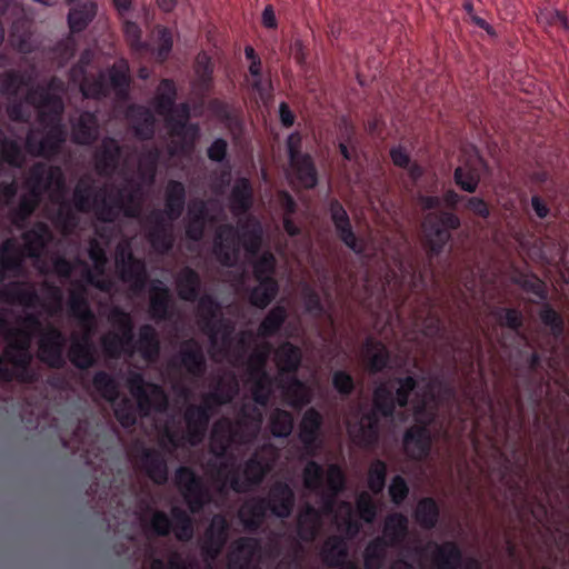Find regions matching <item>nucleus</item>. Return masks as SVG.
<instances>
[{"label":"nucleus","mask_w":569,"mask_h":569,"mask_svg":"<svg viewBox=\"0 0 569 569\" xmlns=\"http://www.w3.org/2000/svg\"><path fill=\"white\" fill-rule=\"evenodd\" d=\"M32 81L31 74L8 70L0 74V90L3 94L14 97L23 87H28Z\"/></svg>","instance_id":"58"},{"label":"nucleus","mask_w":569,"mask_h":569,"mask_svg":"<svg viewBox=\"0 0 569 569\" xmlns=\"http://www.w3.org/2000/svg\"><path fill=\"white\" fill-rule=\"evenodd\" d=\"M208 209L203 200H193L189 204L186 236L188 239L199 241L202 239L206 228Z\"/></svg>","instance_id":"46"},{"label":"nucleus","mask_w":569,"mask_h":569,"mask_svg":"<svg viewBox=\"0 0 569 569\" xmlns=\"http://www.w3.org/2000/svg\"><path fill=\"white\" fill-rule=\"evenodd\" d=\"M96 391L107 401L114 402L119 397V386L116 379L106 371H97L92 379Z\"/></svg>","instance_id":"64"},{"label":"nucleus","mask_w":569,"mask_h":569,"mask_svg":"<svg viewBox=\"0 0 569 569\" xmlns=\"http://www.w3.org/2000/svg\"><path fill=\"white\" fill-rule=\"evenodd\" d=\"M322 528L321 512L311 505H307L297 515V535L305 542L316 540Z\"/></svg>","instance_id":"31"},{"label":"nucleus","mask_w":569,"mask_h":569,"mask_svg":"<svg viewBox=\"0 0 569 569\" xmlns=\"http://www.w3.org/2000/svg\"><path fill=\"white\" fill-rule=\"evenodd\" d=\"M67 356L76 368L86 370L96 363V347L70 342Z\"/></svg>","instance_id":"62"},{"label":"nucleus","mask_w":569,"mask_h":569,"mask_svg":"<svg viewBox=\"0 0 569 569\" xmlns=\"http://www.w3.org/2000/svg\"><path fill=\"white\" fill-rule=\"evenodd\" d=\"M353 442L361 447L368 448L377 443L379 438V418L376 412L365 413L356 430L351 431Z\"/></svg>","instance_id":"37"},{"label":"nucleus","mask_w":569,"mask_h":569,"mask_svg":"<svg viewBox=\"0 0 569 569\" xmlns=\"http://www.w3.org/2000/svg\"><path fill=\"white\" fill-rule=\"evenodd\" d=\"M0 161L13 168H21L26 161L18 141L10 139L0 129Z\"/></svg>","instance_id":"57"},{"label":"nucleus","mask_w":569,"mask_h":569,"mask_svg":"<svg viewBox=\"0 0 569 569\" xmlns=\"http://www.w3.org/2000/svg\"><path fill=\"white\" fill-rule=\"evenodd\" d=\"M287 319V310L282 306L272 307L264 316L258 327V336L260 337H272L283 326Z\"/></svg>","instance_id":"59"},{"label":"nucleus","mask_w":569,"mask_h":569,"mask_svg":"<svg viewBox=\"0 0 569 569\" xmlns=\"http://www.w3.org/2000/svg\"><path fill=\"white\" fill-rule=\"evenodd\" d=\"M278 459V451L273 445L258 447L242 466V478L240 470L233 463L222 461L217 466L216 481L217 491L227 492L229 489L243 493L253 486L260 485L264 477L271 471Z\"/></svg>","instance_id":"5"},{"label":"nucleus","mask_w":569,"mask_h":569,"mask_svg":"<svg viewBox=\"0 0 569 569\" xmlns=\"http://www.w3.org/2000/svg\"><path fill=\"white\" fill-rule=\"evenodd\" d=\"M169 289L164 286H152L149 291V313L154 320H166L169 318L170 308Z\"/></svg>","instance_id":"50"},{"label":"nucleus","mask_w":569,"mask_h":569,"mask_svg":"<svg viewBox=\"0 0 569 569\" xmlns=\"http://www.w3.org/2000/svg\"><path fill=\"white\" fill-rule=\"evenodd\" d=\"M72 140L78 144L89 146L98 138V120L94 113L83 111L72 124Z\"/></svg>","instance_id":"43"},{"label":"nucleus","mask_w":569,"mask_h":569,"mask_svg":"<svg viewBox=\"0 0 569 569\" xmlns=\"http://www.w3.org/2000/svg\"><path fill=\"white\" fill-rule=\"evenodd\" d=\"M416 553L422 557L430 552L431 562L437 569H459L462 567V551L455 541L441 543L428 541L425 546L415 549Z\"/></svg>","instance_id":"19"},{"label":"nucleus","mask_w":569,"mask_h":569,"mask_svg":"<svg viewBox=\"0 0 569 569\" xmlns=\"http://www.w3.org/2000/svg\"><path fill=\"white\" fill-rule=\"evenodd\" d=\"M26 257V252L18 246L17 240L7 238L0 244V272L21 270Z\"/></svg>","instance_id":"48"},{"label":"nucleus","mask_w":569,"mask_h":569,"mask_svg":"<svg viewBox=\"0 0 569 569\" xmlns=\"http://www.w3.org/2000/svg\"><path fill=\"white\" fill-rule=\"evenodd\" d=\"M348 556V548L340 536L328 537L320 549L322 562L330 568H338L343 565Z\"/></svg>","instance_id":"47"},{"label":"nucleus","mask_w":569,"mask_h":569,"mask_svg":"<svg viewBox=\"0 0 569 569\" xmlns=\"http://www.w3.org/2000/svg\"><path fill=\"white\" fill-rule=\"evenodd\" d=\"M84 67L73 66L70 69V77L76 81L79 77H82L80 81V91L83 97L92 99L106 98L110 93L109 84L106 80V73L100 71L97 76H84Z\"/></svg>","instance_id":"29"},{"label":"nucleus","mask_w":569,"mask_h":569,"mask_svg":"<svg viewBox=\"0 0 569 569\" xmlns=\"http://www.w3.org/2000/svg\"><path fill=\"white\" fill-rule=\"evenodd\" d=\"M269 429L274 438H287L293 429L291 412L276 408L269 416Z\"/></svg>","instance_id":"61"},{"label":"nucleus","mask_w":569,"mask_h":569,"mask_svg":"<svg viewBox=\"0 0 569 569\" xmlns=\"http://www.w3.org/2000/svg\"><path fill=\"white\" fill-rule=\"evenodd\" d=\"M397 407V402L391 390L387 383L382 382L377 386L372 395V410L378 416L381 415L385 418L392 417Z\"/></svg>","instance_id":"56"},{"label":"nucleus","mask_w":569,"mask_h":569,"mask_svg":"<svg viewBox=\"0 0 569 569\" xmlns=\"http://www.w3.org/2000/svg\"><path fill=\"white\" fill-rule=\"evenodd\" d=\"M386 539L376 537L371 539L363 550V566L366 569H381L388 556Z\"/></svg>","instance_id":"52"},{"label":"nucleus","mask_w":569,"mask_h":569,"mask_svg":"<svg viewBox=\"0 0 569 569\" xmlns=\"http://www.w3.org/2000/svg\"><path fill=\"white\" fill-rule=\"evenodd\" d=\"M61 119L62 117L59 120L39 121L40 124L48 128L42 137H39L38 130L30 129L27 132L24 147L29 154L51 159L60 152L66 141V131Z\"/></svg>","instance_id":"11"},{"label":"nucleus","mask_w":569,"mask_h":569,"mask_svg":"<svg viewBox=\"0 0 569 569\" xmlns=\"http://www.w3.org/2000/svg\"><path fill=\"white\" fill-rule=\"evenodd\" d=\"M146 238L151 248L160 254L168 253L174 243L171 223L167 222L161 210H153L147 217Z\"/></svg>","instance_id":"20"},{"label":"nucleus","mask_w":569,"mask_h":569,"mask_svg":"<svg viewBox=\"0 0 569 569\" xmlns=\"http://www.w3.org/2000/svg\"><path fill=\"white\" fill-rule=\"evenodd\" d=\"M130 393L137 400L141 416H148L152 410L163 412L168 408V397L161 386L146 382L141 373H133L128 379Z\"/></svg>","instance_id":"14"},{"label":"nucleus","mask_w":569,"mask_h":569,"mask_svg":"<svg viewBox=\"0 0 569 569\" xmlns=\"http://www.w3.org/2000/svg\"><path fill=\"white\" fill-rule=\"evenodd\" d=\"M408 536V518L400 513L393 512L386 517L382 536L380 538L386 539V542L393 547H400Z\"/></svg>","instance_id":"39"},{"label":"nucleus","mask_w":569,"mask_h":569,"mask_svg":"<svg viewBox=\"0 0 569 569\" xmlns=\"http://www.w3.org/2000/svg\"><path fill=\"white\" fill-rule=\"evenodd\" d=\"M21 323L22 327L8 328L3 333L7 345L0 355V379L6 382L16 379L22 383H32L38 379V373L30 367L33 359L30 352L33 335L40 332L38 359L53 369H61L66 365V337L53 326L41 330V321L34 313H27Z\"/></svg>","instance_id":"1"},{"label":"nucleus","mask_w":569,"mask_h":569,"mask_svg":"<svg viewBox=\"0 0 569 569\" xmlns=\"http://www.w3.org/2000/svg\"><path fill=\"white\" fill-rule=\"evenodd\" d=\"M329 213L339 239L355 253L361 254L365 251L363 241L356 237L349 214L339 200L329 202Z\"/></svg>","instance_id":"22"},{"label":"nucleus","mask_w":569,"mask_h":569,"mask_svg":"<svg viewBox=\"0 0 569 569\" xmlns=\"http://www.w3.org/2000/svg\"><path fill=\"white\" fill-rule=\"evenodd\" d=\"M64 83L58 77H51L42 86L38 84L28 90L26 100L31 104L38 114V121L59 120L64 111L62 98L56 92H63Z\"/></svg>","instance_id":"9"},{"label":"nucleus","mask_w":569,"mask_h":569,"mask_svg":"<svg viewBox=\"0 0 569 569\" xmlns=\"http://www.w3.org/2000/svg\"><path fill=\"white\" fill-rule=\"evenodd\" d=\"M260 550V542L256 538L241 537L233 541L228 553L229 569H250Z\"/></svg>","instance_id":"27"},{"label":"nucleus","mask_w":569,"mask_h":569,"mask_svg":"<svg viewBox=\"0 0 569 569\" xmlns=\"http://www.w3.org/2000/svg\"><path fill=\"white\" fill-rule=\"evenodd\" d=\"M143 192L139 183H130L117 190L109 199L107 187L93 191V182L81 178L72 192V204L78 212H94L96 218L104 223L114 222L120 213L127 218H138L142 210Z\"/></svg>","instance_id":"2"},{"label":"nucleus","mask_w":569,"mask_h":569,"mask_svg":"<svg viewBox=\"0 0 569 569\" xmlns=\"http://www.w3.org/2000/svg\"><path fill=\"white\" fill-rule=\"evenodd\" d=\"M254 286L249 293V302L259 309H264L276 298L279 292L277 280H262Z\"/></svg>","instance_id":"55"},{"label":"nucleus","mask_w":569,"mask_h":569,"mask_svg":"<svg viewBox=\"0 0 569 569\" xmlns=\"http://www.w3.org/2000/svg\"><path fill=\"white\" fill-rule=\"evenodd\" d=\"M109 319L112 326L119 329V332L110 330L100 337V346L104 356L110 359H118L122 355L132 356L136 347L131 316L117 307L111 310Z\"/></svg>","instance_id":"8"},{"label":"nucleus","mask_w":569,"mask_h":569,"mask_svg":"<svg viewBox=\"0 0 569 569\" xmlns=\"http://www.w3.org/2000/svg\"><path fill=\"white\" fill-rule=\"evenodd\" d=\"M0 299L11 305L34 307L39 301V296L31 284L16 281L0 290Z\"/></svg>","instance_id":"36"},{"label":"nucleus","mask_w":569,"mask_h":569,"mask_svg":"<svg viewBox=\"0 0 569 569\" xmlns=\"http://www.w3.org/2000/svg\"><path fill=\"white\" fill-rule=\"evenodd\" d=\"M52 238L49 227L44 222H37L31 229L21 234L23 251L29 258H39Z\"/></svg>","instance_id":"33"},{"label":"nucleus","mask_w":569,"mask_h":569,"mask_svg":"<svg viewBox=\"0 0 569 569\" xmlns=\"http://www.w3.org/2000/svg\"><path fill=\"white\" fill-rule=\"evenodd\" d=\"M230 210L234 216L246 213L252 207L253 191L250 180L239 178L230 192Z\"/></svg>","instance_id":"45"},{"label":"nucleus","mask_w":569,"mask_h":569,"mask_svg":"<svg viewBox=\"0 0 569 569\" xmlns=\"http://www.w3.org/2000/svg\"><path fill=\"white\" fill-rule=\"evenodd\" d=\"M86 293V286L82 282L76 281L73 282V288L69 291L68 296L69 312L79 321V323L92 322L96 319Z\"/></svg>","instance_id":"34"},{"label":"nucleus","mask_w":569,"mask_h":569,"mask_svg":"<svg viewBox=\"0 0 569 569\" xmlns=\"http://www.w3.org/2000/svg\"><path fill=\"white\" fill-rule=\"evenodd\" d=\"M137 348L141 357L147 361H156L159 358L160 340L151 325H142L139 328Z\"/></svg>","instance_id":"49"},{"label":"nucleus","mask_w":569,"mask_h":569,"mask_svg":"<svg viewBox=\"0 0 569 569\" xmlns=\"http://www.w3.org/2000/svg\"><path fill=\"white\" fill-rule=\"evenodd\" d=\"M97 14V4L92 1H86L72 9L68 13V24L71 32L83 31Z\"/></svg>","instance_id":"53"},{"label":"nucleus","mask_w":569,"mask_h":569,"mask_svg":"<svg viewBox=\"0 0 569 569\" xmlns=\"http://www.w3.org/2000/svg\"><path fill=\"white\" fill-rule=\"evenodd\" d=\"M461 226L460 218L450 211H433L425 216L422 231L431 254H439L451 240V232Z\"/></svg>","instance_id":"10"},{"label":"nucleus","mask_w":569,"mask_h":569,"mask_svg":"<svg viewBox=\"0 0 569 569\" xmlns=\"http://www.w3.org/2000/svg\"><path fill=\"white\" fill-rule=\"evenodd\" d=\"M178 358L180 366L192 377L200 378L207 371V361L201 345L196 339L181 342Z\"/></svg>","instance_id":"24"},{"label":"nucleus","mask_w":569,"mask_h":569,"mask_svg":"<svg viewBox=\"0 0 569 569\" xmlns=\"http://www.w3.org/2000/svg\"><path fill=\"white\" fill-rule=\"evenodd\" d=\"M160 159V149L152 147L141 153L138 162V172L142 180L149 184L154 182L157 167Z\"/></svg>","instance_id":"63"},{"label":"nucleus","mask_w":569,"mask_h":569,"mask_svg":"<svg viewBox=\"0 0 569 569\" xmlns=\"http://www.w3.org/2000/svg\"><path fill=\"white\" fill-rule=\"evenodd\" d=\"M109 84L114 91L119 100H127L129 98L130 89V69L126 59H118L108 69Z\"/></svg>","instance_id":"41"},{"label":"nucleus","mask_w":569,"mask_h":569,"mask_svg":"<svg viewBox=\"0 0 569 569\" xmlns=\"http://www.w3.org/2000/svg\"><path fill=\"white\" fill-rule=\"evenodd\" d=\"M186 188L182 182L169 180L164 189L163 217L170 221L179 219L184 210Z\"/></svg>","instance_id":"35"},{"label":"nucleus","mask_w":569,"mask_h":569,"mask_svg":"<svg viewBox=\"0 0 569 569\" xmlns=\"http://www.w3.org/2000/svg\"><path fill=\"white\" fill-rule=\"evenodd\" d=\"M229 529L230 525L223 515L212 516L200 543L201 556L206 560L214 561L219 557L228 541Z\"/></svg>","instance_id":"18"},{"label":"nucleus","mask_w":569,"mask_h":569,"mask_svg":"<svg viewBox=\"0 0 569 569\" xmlns=\"http://www.w3.org/2000/svg\"><path fill=\"white\" fill-rule=\"evenodd\" d=\"M176 97L177 89L173 80L162 79L153 98V107L160 116H167L173 110L177 113L176 118L170 117L167 119L170 136L178 138L171 140L168 144V153L171 157L189 156L194 149L200 128L197 123H188L190 118V107L188 103H180L174 109Z\"/></svg>","instance_id":"4"},{"label":"nucleus","mask_w":569,"mask_h":569,"mask_svg":"<svg viewBox=\"0 0 569 569\" xmlns=\"http://www.w3.org/2000/svg\"><path fill=\"white\" fill-rule=\"evenodd\" d=\"M88 254L93 263L94 272L84 261L79 260V264L84 267L82 271L83 279L88 284L101 291H109L111 288V282L107 279L97 278V276L104 274L108 258L104 248L96 238L89 240Z\"/></svg>","instance_id":"21"},{"label":"nucleus","mask_w":569,"mask_h":569,"mask_svg":"<svg viewBox=\"0 0 569 569\" xmlns=\"http://www.w3.org/2000/svg\"><path fill=\"white\" fill-rule=\"evenodd\" d=\"M322 417L315 408L305 411L300 425L298 437L306 449L313 448L320 436Z\"/></svg>","instance_id":"40"},{"label":"nucleus","mask_w":569,"mask_h":569,"mask_svg":"<svg viewBox=\"0 0 569 569\" xmlns=\"http://www.w3.org/2000/svg\"><path fill=\"white\" fill-rule=\"evenodd\" d=\"M238 392L234 380L226 383L219 380L216 388L202 396L200 405H188L183 411L186 441L191 446L201 443L206 437L212 409L230 402Z\"/></svg>","instance_id":"7"},{"label":"nucleus","mask_w":569,"mask_h":569,"mask_svg":"<svg viewBox=\"0 0 569 569\" xmlns=\"http://www.w3.org/2000/svg\"><path fill=\"white\" fill-rule=\"evenodd\" d=\"M176 289L179 298L193 302L198 299L201 290L199 273L190 267H183L176 276Z\"/></svg>","instance_id":"38"},{"label":"nucleus","mask_w":569,"mask_h":569,"mask_svg":"<svg viewBox=\"0 0 569 569\" xmlns=\"http://www.w3.org/2000/svg\"><path fill=\"white\" fill-rule=\"evenodd\" d=\"M128 114L132 121L136 137L141 140L153 138L156 119L150 109L143 106H131L128 109Z\"/></svg>","instance_id":"44"},{"label":"nucleus","mask_w":569,"mask_h":569,"mask_svg":"<svg viewBox=\"0 0 569 569\" xmlns=\"http://www.w3.org/2000/svg\"><path fill=\"white\" fill-rule=\"evenodd\" d=\"M220 305L210 295H203L198 299L197 317L198 325L204 332L212 346H216L219 338L226 345L230 341L232 327L218 319Z\"/></svg>","instance_id":"13"},{"label":"nucleus","mask_w":569,"mask_h":569,"mask_svg":"<svg viewBox=\"0 0 569 569\" xmlns=\"http://www.w3.org/2000/svg\"><path fill=\"white\" fill-rule=\"evenodd\" d=\"M268 503V510L278 518H288L295 507V492L291 487L283 481L273 482L267 497H263Z\"/></svg>","instance_id":"23"},{"label":"nucleus","mask_w":569,"mask_h":569,"mask_svg":"<svg viewBox=\"0 0 569 569\" xmlns=\"http://www.w3.org/2000/svg\"><path fill=\"white\" fill-rule=\"evenodd\" d=\"M403 450L411 460L420 461L428 457L431 449V437L426 426H412L403 435Z\"/></svg>","instance_id":"25"},{"label":"nucleus","mask_w":569,"mask_h":569,"mask_svg":"<svg viewBox=\"0 0 569 569\" xmlns=\"http://www.w3.org/2000/svg\"><path fill=\"white\" fill-rule=\"evenodd\" d=\"M121 148L117 140L104 137L100 147L93 153L94 169L99 176L110 177L117 169Z\"/></svg>","instance_id":"26"},{"label":"nucleus","mask_w":569,"mask_h":569,"mask_svg":"<svg viewBox=\"0 0 569 569\" xmlns=\"http://www.w3.org/2000/svg\"><path fill=\"white\" fill-rule=\"evenodd\" d=\"M174 485L192 513L200 512L211 502V492L203 479L193 469L180 466L174 472Z\"/></svg>","instance_id":"12"},{"label":"nucleus","mask_w":569,"mask_h":569,"mask_svg":"<svg viewBox=\"0 0 569 569\" xmlns=\"http://www.w3.org/2000/svg\"><path fill=\"white\" fill-rule=\"evenodd\" d=\"M27 192L19 198L17 207L10 210L9 219L17 228H22L41 203L44 193L50 201L59 200L66 194V177L59 166L33 163L23 182Z\"/></svg>","instance_id":"3"},{"label":"nucleus","mask_w":569,"mask_h":569,"mask_svg":"<svg viewBox=\"0 0 569 569\" xmlns=\"http://www.w3.org/2000/svg\"><path fill=\"white\" fill-rule=\"evenodd\" d=\"M139 469L156 485L167 483L169 478L168 465L160 451L143 448L139 457Z\"/></svg>","instance_id":"28"},{"label":"nucleus","mask_w":569,"mask_h":569,"mask_svg":"<svg viewBox=\"0 0 569 569\" xmlns=\"http://www.w3.org/2000/svg\"><path fill=\"white\" fill-rule=\"evenodd\" d=\"M440 510L436 500L431 497L421 498L415 509L417 523L427 530L436 527L439 520Z\"/></svg>","instance_id":"54"},{"label":"nucleus","mask_w":569,"mask_h":569,"mask_svg":"<svg viewBox=\"0 0 569 569\" xmlns=\"http://www.w3.org/2000/svg\"><path fill=\"white\" fill-rule=\"evenodd\" d=\"M116 267L121 281L128 283L132 291L144 289L148 281L146 263L137 259L128 246H117Z\"/></svg>","instance_id":"16"},{"label":"nucleus","mask_w":569,"mask_h":569,"mask_svg":"<svg viewBox=\"0 0 569 569\" xmlns=\"http://www.w3.org/2000/svg\"><path fill=\"white\" fill-rule=\"evenodd\" d=\"M280 388L283 398L292 408H302L311 401L310 389L295 375L282 380Z\"/></svg>","instance_id":"42"},{"label":"nucleus","mask_w":569,"mask_h":569,"mask_svg":"<svg viewBox=\"0 0 569 569\" xmlns=\"http://www.w3.org/2000/svg\"><path fill=\"white\" fill-rule=\"evenodd\" d=\"M243 420L233 423L228 418L218 419L211 429L209 450L217 458H223L233 443H243L249 439L242 435Z\"/></svg>","instance_id":"17"},{"label":"nucleus","mask_w":569,"mask_h":569,"mask_svg":"<svg viewBox=\"0 0 569 569\" xmlns=\"http://www.w3.org/2000/svg\"><path fill=\"white\" fill-rule=\"evenodd\" d=\"M268 503L263 497H251L238 509V518L246 530L257 531L264 522Z\"/></svg>","instance_id":"30"},{"label":"nucleus","mask_w":569,"mask_h":569,"mask_svg":"<svg viewBox=\"0 0 569 569\" xmlns=\"http://www.w3.org/2000/svg\"><path fill=\"white\" fill-rule=\"evenodd\" d=\"M301 349L289 341L280 343L273 351V362L280 376L295 375L301 366Z\"/></svg>","instance_id":"32"},{"label":"nucleus","mask_w":569,"mask_h":569,"mask_svg":"<svg viewBox=\"0 0 569 569\" xmlns=\"http://www.w3.org/2000/svg\"><path fill=\"white\" fill-rule=\"evenodd\" d=\"M301 136L292 132L287 139L289 164L298 182L306 189H312L318 183V174L310 154L301 153Z\"/></svg>","instance_id":"15"},{"label":"nucleus","mask_w":569,"mask_h":569,"mask_svg":"<svg viewBox=\"0 0 569 569\" xmlns=\"http://www.w3.org/2000/svg\"><path fill=\"white\" fill-rule=\"evenodd\" d=\"M171 516H172V528L171 530L174 533V537L177 540L187 542L192 539L193 537V522L189 513L179 508V507H172L171 508Z\"/></svg>","instance_id":"60"},{"label":"nucleus","mask_w":569,"mask_h":569,"mask_svg":"<svg viewBox=\"0 0 569 569\" xmlns=\"http://www.w3.org/2000/svg\"><path fill=\"white\" fill-rule=\"evenodd\" d=\"M365 356L371 373L381 372L387 368L390 360L386 346L379 341H373L371 338H368L365 342Z\"/></svg>","instance_id":"51"},{"label":"nucleus","mask_w":569,"mask_h":569,"mask_svg":"<svg viewBox=\"0 0 569 569\" xmlns=\"http://www.w3.org/2000/svg\"><path fill=\"white\" fill-rule=\"evenodd\" d=\"M262 237V227L253 217L239 221L238 230L232 224H222L216 231L213 254L222 266L233 267L239 254V248L236 244L237 238L247 254L254 257L260 251Z\"/></svg>","instance_id":"6"}]
</instances>
